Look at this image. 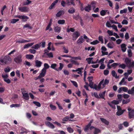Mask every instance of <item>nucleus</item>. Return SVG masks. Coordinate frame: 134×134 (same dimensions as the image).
Masks as SVG:
<instances>
[{
  "instance_id": "nucleus-51",
  "label": "nucleus",
  "mask_w": 134,
  "mask_h": 134,
  "mask_svg": "<svg viewBox=\"0 0 134 134\" xmlns=\"http://www.w3.org/2000/svg\"><path fill=\"white\" fill-rule=\"evenodd\" d=\"M111 103H114L115 105L118 104L119 103V101L118 100H114L111 101Z\"/></svg>"
},
{
  "instance_id": "nucleus-24",
  "label": "nucleus",
  "mask_w": 134,
  "mask_h": 134,
  "mask_svg": "<svg viewBox=\"0 0 134 134\" xmlns=\"http://www.w3.org/2000/svg\"><path fill=\"white\" fill-rule=\"evenodd\" d=\"M83 42V39L82 36H81L77 40V43L79 44H80L82 43Z\"/></svg>"
},
{
  "instance_id": "nucleus-16",
  "label": "nucleus",
  "mask_w": 134,
  "mask_h": 134,
  "mask_svg": "<svg viewBox=\"0 0 134 134\" xmlns=\"http://www.w3.org/2000/svg\"><path fill=\"white\" fill-rule=\"evenodd\" d=\"M20 19H22L23 21H25L29 19V17L26 15H20Z\"/></svg>"
},
{
  "instance_id": "nucleus-35",
  "label": "nucleus",
  "mask_w": 134,
  "mask_h": 134,
  "mask_svg": "<svg viewBox=\"0 0 134 134\" xmlns=\"http://www.w3.org/2000/svg\"><path fill=\"white\" fill-rule=\"evenodd\" d=\"M57 66V64H56L54 63L52 64L51 66V68L53 69H55V70L58 71V70L57 69H55V67Z\"/></svg>"
},
{
  "instance_id": "nucleus-5",
  "label": "nucleus",
  "mask_w": 134,
  "mask_h": 134,
  "mask_svg": "<svg viewBox=\"0 0 134 134\" xmlns=\"http://www.w3.org/2000/svg\"><path fill=\"white\" fill-rule=\"evenodd\" d=\"M23 95V98L26 100H28L29 99V97L28 94L27 93L25 92V91H22Z\"/></svg>"
},
{
  "instance_id": "nucleus-52",
  "label": "nucleus",
  "mask_w": 134,
  "mask_h": 134,
  "mask_svg": "<svg viewBox=\"0 0 134 134\" xmlns=\"http://www.w3.org/2000/svg\"><path fill=\"white\" fill-rule=\"evenodd\" d=\"M127 11V9L126 8L124 9L123 10H121L120 11V14H123V13H126Z\"/></svg>"
},
{
  "instance_id": "nucleus-37",
  "label": "nucleus",
  "mask_w": 134,
  "mask_h": 134,
  "mask_svg": "<svg viewBox=\"0 0 134 134\" xmlns=\"http://www.w3.org/2000/svg\"><path fill=\"white\" fill-rule=\"evenodd\" d=\"M75 12V10L73 8H71L68 10V12L70 13H73Z\"/></svg>"
},
{
  "instance_id": "nucleus-7",
  "label": "nucleus",
  "mask_w": 134,
  "mask_h": 134,
  "mask_svg": "<svg viewBox=\"0 0 134 134\" xmlns=\"http://www.w3.org/2000/svg\"><path fill=\"white\" fill-rule=\"evenodd\" d=\"M104 81V79L102 80L101 81L99 82L98 86H95L94 87V89H95L97 91H98L100 90V89L101 88V86L102 84L103 83Z\"/></svg>"
},
{
  "instance_id": "nucleus-41",
  "label": "nucleus",
  "mask_w": 134,
  "mask_h": 134,
  "mask_svg": "<svg viewBox=\"0 0 134 134\" xmlns=\"http://www.w3.org/2000/svg\"><path fill=\"white\" fill-rule=\"evenodd\" d=\"M33 103L38 107H40L41 106L40 103L38 102L34 101L33 102Z\"/></svg>"
},
{
  "instance_id": "nucleus-15",
  "label": "nucleus",
  "mask_w": 134,
  "mask_h": 134,
  "mask_svg": "<svg viewBox=\"0 0 134 134\" xmlns=\"http://www.w3.org/2000/svg\"><path fill=\"white\" fill-rule=\"evenodd\" d=\"M105 91L103 92L102 93H100L99 94V98H102L104 99H105L104 98L105 94Z\"/></svg>"
},
{
  "instance_id": "nucleus-38",
  "label": "nucleus",
  "mask_w": 134,
  "mask_h": 134,
  "mask_svg": "<svg viewBox=\"0 0 134 134\" xmlns=\"http://www.w3.org/2000/svg\"><path fill=\"white\" fill-rule=\"evenodd\" d=\"M78 2L79 3V5L80 6V8H81V10L82 11H83L84 10V8H83V4L81 3L80 1H78Z\"/></svg>"
},
{
  "instance_id": "nucleus-50",
  "label": "nucleus",
  "mask_w": 134,
  "mask_h": 134,
  "mask_svg": "<svg viewBox=\"0 0 134 134\" xmlns=\"http://www.w3.org/2000/svg\"><path fill=\"white\" fill-rule=\"evenodd\" d=\"M128 55L129 57H131L132 56V53L131 49H129L128 51Z\"/></svg>"
},
{
  "instance_id": "nucleus-18",
  "label": "nucleus",
  "mask_w": 134,
  "mask_h": 134,
  "mask_svg": "<svg viewBox=\"0 0 134 134\" xmlns=\"http://www.w3.org/2000/svg\"><path fill=\"white\" fill-rule=\"evenodd\" d=\"M100 119L101 121L105 125H109V121L106 119L102 118H100Z\"/></svg>"
},
{
  "instance_id": "nucleus-56",
  "label": "nucleus",
  "mask_w": 134,
  "mask_h": 134,
  "mask_svg": "<svg viewBox=\"0 0 134 134\" xmlns=\"http://www.w3.org/2000/svg\"><path fill=\"white\" fill-rule=\"evenodd\" d=\"M69 119V117L68 116H67L65 117L62 120L63 121H66L68 120Z\"/></svg>"
},
{
  "instance_id": "nucleus-11",
  "label": "nucleus",
  "mask_w": 134,
  "mask_h": 134,
  "mask_svg": "<svg viewBox=\"0 0 134 134\" xmlns=\"http://www.w3.org/2000/svg\"><path fill=\"white\" fill-rule=\"evenodd\" d=\"M129 118L130 119L134 118V110L128 112Z\"/></svg>"
},
{
  "instance_id": "nucleus-22",
  "label": "nucleus",
  "mask_w": 134,
  "mask_h": 134,
  "mask_svg": "<svg viewBox=\"0 0 134 134\" xmlns=\"http://www.w3.org/2000/svg\"><path fill=\"white\" fill-rule=\"evenodd\" d=\"M127 93L129 94H134V86L131 88V89L128 90Z\"/></svg>"
},
{
  "instance_id": "nucleus-34",
  "label": "nucleus",
  "mask_w": 134,
  "mask_h": 134,
  "mask_svg": "<svg viewBox=\"0 0 134 134\" xmlns=\"http://www.w3.org/2000/svg\"><path fill=\"white\" fill-rule=\"evenodd\" d=\"M118 64L119 67L120 68L123 69H125L126 67V65L124 64H120V63H119Z\"/></svg>"
},
{
  "instance_id": "nucleus-29",
  "label": "nucleus",
  "mask_w": 134,
  "mask_h": 134,
  "mask_svg": "<svg viewBox=\"0 0 134 134\" xmlns=\"http://www.w3.org/2000/svg\"><path fill=\"white\" fill-rule=\"evenodd\" d=\"M44 67L43 68V69L46 71V70L48 69L49 68V66L48 64L46 63H45L44 64Z\"/></svg>"
},
{
  "instance_id": "nucleus-33",
  "label": "nucleus",
  "mask_w": 134,
  "mask_h": 134,
  "mask_svg": "<svg viewBox=\"0 0 134 134\" xmlns=\"http://www.w3.org/2000/svg\"><path fill=\"white\" fill-rule=\"evenodd\" d=\"M108 104L113 109H115L116 107L115 105L114 104L111 103V102L110 103L109 102H108Z\"/></svg>"
},
{
  "instance_id": "nucleus-32",
  "label": "nucleus",
  "mask_w": 134,
  "mask_h": 134,
  "mask_svg": "<svg viewBox=\"0 0 134 134\" xmlns=\"http://www.w3.org/2000/svg\"><path fill=\"white\" fill-rule=\"evenodd\" d=\"M26 58L30 59H32L34 57V55H32L27 54L26 55Z\"/></svg>"
},
{
  "instance_id": "nucleus-21",
  "label": "nucleus",
  "mask_w": 134,
  "mask_h": 134,
  "mask_svg": "<svg viewBox=\"0 0 134 134\" xmlns=\"http://www.w3.org/2000/svg\"><path fill=\"white\" fill-rule=\"evenodd\" d=\"M108 47L110 48H112L114 46V43L113 42H109L107 45Z\"/></svg>"
},
{
  "instance_id": "nucleus-46",
  "label": "nucleus",
  "mask_w": 134,
  "mask_h": 134,
  "mask_svg": "<svg viewBox=\"0 0 134 134\" xmlns=\"http://www.w3.org/2000/svg\"><path fill=\"white\" fill-rule=\"evenodd\" d=\"M90 5H91V7H92L93 10H94V9L96 8V3L95 2H92Z\"/></svg>"
},
{
  "instance_id": "nucleus-48",
  "label": "nucleus",
  "mask_w": 134,
  "mask_h": 134,
  "mask_svg": "<svg viewBox=\"0 0 134 134\" xmlns=\"http://www.w3.org/2000/svg\"><path fill=\"white\" fill-rule=\"evenodd\" d=\"M67 129L68 132L70 133H72L74 131V130L70 127L67 128Z\"/></svg>"
},
{
  "instance_id": "nucleus-10",
  "label": "nucleus",
  "mask_w": 134,
  "mask_h": 134,
  "mask_svg": "<svg viewBox=\"0 0 134 134\" xmlns=\"http://www.w3.org/2000/svg\"><path fill=\"white\" fill-rule=\"evenodd\" d=\"M46 71L45 70L42 69L41 70V72L39 75V77H44L46 75Z\"/></svg>"
},
{
  "instance_id": "nucleus-64",
  "label": "nucleus",
  "mask_w": 134,
  "mask_h": 134,
  "mask_svg": "<svg viewBox=\"0 0 134 134\" xmlns=\"http://www.w3.org/2000/svg\"><path fill=\"white\" fill-rule=\"evenodd\" d=\"M29 52L31 53L34 54L36 53V51L34 49H30L29 50Z\"/></svg>"
},
{
  "instance_id": "nucleus-63",
  "label": "nucleus",
  "mask_w": 134,
  "mask_h": 134,
  "mask_svg": "<svg viewBox=\"0 0 134 134\" xmlns=\"http://www.w3.org/2000/svg\"><path fill=\"white\" fill-rule=\"evenodd\" d=\"M56 103L59 109L60 110L63 109V108L62 106L59 104L58 102H56Z\"/></svg>"
},
{
  "instance_id": "nucleus-3",
  "label": "nucleus",
  "mask_w": 134,
  "mask_h": 134,
  "mask_svg": "<svg viewBox=\"0 0 134 134\" xmlns=\"http://www.w3.org/2000/svg\"><path fill=\"white\" fill-rule=\"evenodd\" d=\"M18 9L20 11L22 12H27L29 10V8L26 6L19 7Z\"/></svg>"
},
{
  "instance_id": "nucleus-55",
  "label": "nucleus",
  "mask_w": 134,
  "mask_h": 134,
  "mask_svg": "<svg viewBox=\"0 0 134 134\" xmlns=\"http://www.w3.org/2000/svg\"><path fill=\"white\" fill-rule=\"evenodd\" d=\"M70 81L75 87H77L78 86L77 84L76 81L72 80H71Z\"/></svg>"
},
{
  "instance_id": "nucleus-54",
  "label": "nucleus",
  "mask_w": 134,
  "mask_h": 134,
  "mask_svg": "<svg viewBox=\"0 0 134 134\" xmlns=\"http://www.w3.org/2000/svg\"><path fill=\"white\" fill-rule=\"evenodd\" d=\"M122 25H127L128 24V21L125 19H124L121 22Z\"/></svg>"
},
{
  "instance_id": "nucleus-30",
  "label": "nucleus",
  "mask_w": 134,
  "mask_h": 134,
  "mask_svg": "<svg viewBox=\"0 0 134 134\" xmlns=\"http://www.w3.org/2000/svg\"><path fill=\"white\" fill-rule=\"evenodd\" d=\"M26 0V1H24L23 2V3L24 5H28L31 2V1L29 0Z\"/></svg>"
},
{
  "instance_id": "nucleus-6",
  "label": "nucleus",
  "mask_w": 134,
  "mask_h": 134,
  "mask_svg": "<svg viewBox=\"0 0 134 134\" xmlns=\"http://www.w3.org/2000/svg\"><path fill=\"white\" fill-rule=\"evenodd\" d=\"M80 34L78 31H76L72 34V40H75L78 37L80 36Z\"/></svg>"
},
{
  "instance_id": "nucleus-9",
  "label": "nucleus",
  "mask_w": 134,
  "mask_h": 134,
  "mask_svg": "<svg viewBox=\"0 0 134 134\" xmlns=\"http://www.w3.org/2000/svg\"><path fill=\"white\" fill-rule=\"evenodd\" d=\"M45 124L47 126L52 129H54L55 127L54 125L50 122L49 121L45 122Z\"/></svg>"
},
{
  "instance_id": "nucleus-61",
  "label": "nucleus",
  "mask_w": 134,
  "mask_h": 134,
  "mask_svg": "<svg viewBox=\"0 0 134 134\" xmlns=\"http://www.w3.org/2000/svg\"><path fill=\"white\" fill-rule=\"evenodd\" d=\"M2 76L4 80L8 78V76L7 74H6L5 75L2 74Z\"/></svg>"
},
{
  "instance_id": "nucleus-2",
  "label": "nucleus",
  "mask_w": 134,
  "mask_h": 134,
  "mask_svg": "<svg viewBox=\"0 0 134 134\" xmlns=\"http://www.w3.org/2000/svg\"><path fill=\"white\" fill-rule=\"evenodd\" d=\"M92 122H90L87 125L86 127L84 129V131L85 132H87V131L90 129L91 130H94V134H97L100 132V130L98 129L95 128L93 126H90L91 125V123Z\"/></svg>"
},
{
  "instance_id": "nucleus-31",
  "label": "nucleus",
  "mask_w": 134,
  "mask_h": 134,
  "mask_svg": "<svg viewBox=\"0 0 134 134\" xmlns=\"http://www.w3.org/2000/svg\"><path fill=\"white\" fill-rule=\"evenodd\" d=\"M109 80L107 79H105L104 80V81L103 82L104 83H103L102 84V85L104 86V85H107L108 84V83H109Z\"/></svg>"
},
{
  "instance_id": "nucleus-27",
  "label": "nucleus",
  "mask_w": 134,
  "mask_h": 134,
  "mask_svg": "<svg viewBox=\"0 0 134 134\" xmlns=\"http://www.w3.org/2000/svg\"><path fill=\"white\" fill-rule=\"evenodd\" d=\"M64 13V12L63 10H60L56 14V16L57 17L60 16L62 14Z\"/></svg>"
},
{
  "instance_id": "nucleus-60",
  "label": "nucleus",
  "mask_w": 134,
  "mask_h": 134,
  "mask_svg": "<svg viewBox=\"0 0 134 134\" xmlns=\"http://www.w3.org/2000/svg\"><path fill=\"white\" fill-rule=\"evenodd\" d=\"M130 101V100L128 99L127 100H123L122 101V103L123 104H125L128 103Z\"/></svg>"
},
{
  "instance_id": "nucleus-13",
  "label": "nucleus",
  "mask_w": 134,
  "mask_h": 134,
  "mask_svg": "<svg viewBox=\"0 0 134 134\" xmlns=\"http://www.w3.org/2000/svg\"><path fill=\"white\" fill-rule=\"evenodd\" d=\"M35 66L38 68L41 67L42 64V62L38 60H36L35 61Z\"/></svg>"
},
{
  "instance_id": "nucleus-57",
  "label": "nucleus",
  "mask_w": 134,
  "mask_h": 134,
  "mask_svg": "<svg viewBox=\"0 0 134 134\" xmlns=\"http://www.w3.org/2000/svg\"><path fill=\"white\" fill-rule=\"evenodd\" d=\"M105 68V66L104 65V63H101V65L99 67V68L101 69H103Z\"/></svg>"
},
{
  "instance_id": "nucleus-17",
  "label": "nucleus",
  "mask_w": 134,
  "mask_h": 134,
  "mask_svg": "<svg viewBox=\"0 0 134 134\" xmlns=\"http://www.w3.org/2000/svg\"><path fill=\"white\" fill-rule=\"evenodd\" d=\"M41 46V43H40L39 44H36L32 47V48L34 49H37L40 48Z\"/></svg>"
},
{
  "instance_id": "nucleus-26",
  "label": "nucleus",
  "mask_w": 134,
  "mask_h": 134,
  "mask_svg": "<svg viewBox=\"0 0 134 134\" xmlns=\"http://www.w3.org/2000/svg\"><path fill=\"white\" fill-rule=\"evenodd\" d=\"M61 28L60 27L57 26L54 28V30L55 32L59 33L60 31Z\"/></svg>"
},
{
  "instance_id": "nucleus-43",
  "label": "nucleus",
  "mask_w": 134,
  "mask_h": 134,
  "mask_svg": "<svg viewBox=\"0 0 134 134\" xmlns=\"http://www.w3.org/2000/svg\"><path fill=\"white\" fill-rule=\"evenodd\" d=\"M99 43V41L98 40H96L91 42V44L92 45H95L98 43Z\"/></svg>"
},
{
  "instance_id": "nucleus-39",
  "label": "nucleus",
  "mask_w": 134,
  "mask_h": 134,
  "mask_svg": "<svg viewBox=\"0 0 134 134\" xmlns=\"http://www.w3.org/2000/svg\"><path fill=\"white\" fill-rule=\"evenodd\" d=\"M65 23V20H60L58 21V23L60 24H63Z\"/></svg>"
},
{
  "instance_id": "nucleus-45",
  "label": "nucleus",
  "mask_w": 134,
  "mask_h": 134,
  "mask_svg": "<svg viewBox=\"0 0 134 134\" xmlns=\"http://www.w3.org/2000/svg\"><path fill=\"white\" fill-rule=\"evenodd\" d=\"M107 10H102L100 12V14L102 16L104 15L107 12Z\"/></svg>"
},
{
  "instance_id": "nucleus-36",
  "label": "nucleus",
  "mask_w": 134,
  "mask_h": 134,
  "mask_svg": "<svg viewBox=\"0 0 134 134\" xmlns=\"http://www.w3.org/2000/svg\"><path fill=\"white\" fill-rule=\"evenodd\" d=\"M124 112V111L122 110H118L116 113L117 115L118 116H119L122 114Z\"/></svg>"
},
{
  "instance_id": "nucleus-14",
  "label": "nucleus",
  "mask_w": 134,
  "mask_h": 134,
  "mask_svg": "<svg viewBox=\"0 0 134 134\" xmlns=\"http://www.w3.org/2000/svg\"><path fill=\"white\" fill-rule=\"evenodd\" d=\"M126 45L124 43L122 44L121 45V48L122 52H125L126 51Z\"/></svg>"
},
{
  "instance_id": "nucleus-20",
  "label": "nucleus",
  "mask_w": 134,
  "mask_h": 134,
  "mask_svg": "<svg viewBox=\"0 0 134 134\" xmlns=\"http://www.w3.org/2000/svg\"><path fill=\"white\" fill-rule=\"evenodd\" d=\"M91 5H88L85 7L84 10L86 11L89 12L91 10Z\"/></svg>"
},
{
  "instance_id": "nucleus-23",
  "label": "nucleus",
  "mask_w": 134,
  "mask_h": 134,
  "mask_svg": "<svg viewBox=\"0 0 134 134\" xmlns=\"http://www.w3.org/2000/svg\"><path fill=\"white\" fill-rule=\"evenodd\" d=\"M30 41H31L30 40H27L22 39L20 40H18L16 42L20 43H26L27 42H30Z\"/></svg>"
},
{
  "instance_id": "nucleus-58",
  "label": "nucleus",
  "mask_w": 134,
  "mask_h": 134,
  "mask_svg": "<svg viewBox=\"0 0 134 134\" xmlns=\"http://www.w3.org/2000/svg\"><path fill=\"white\" fill-rule=\"evenodd\" d=\"M107 32L110 36H112L113 35V33L112 31L108 30L107 31Z\"/></svg>"
},
{
  "instance_id": "nucleus-62",
  "label": "nucleus",
  "mask_w": 134,
  "mask_h": 134,
  "mask_svg": "<svg viewBox=\"0 0 134 134\" xmlns=\"http://www.w3.org/2000/svg\"><path fill=\"white\" fill-rule=\"evenodd\" d=\"M72 59L75 60H81V58L80 56L78 57H71Z\"/></svg>"
},
{
  "instance_id": "nucleus-25",
  "label": "nucleus",
  "mask_w": 134,
  "mask_h": 134,
  "mask_svg": "<svg viewBox=\"0 0 134 134\" xmlns=\"http://www.w3.org/2000/svg\"><path fill=\"white\" fill-rule=\"evenodd\" d=\"M34 44V43H28L25 44L23 48L24 49H26L28 48L29 47L32 46Z\"/></svg>"
},
{
  "instance_id": "nucleus-28",
  "label": "nucleus",
  "mask_w": 134,
  "mask_h": 134,
  "mask_svg": "<svg viewBox=\"0 0 134 134\" xmlns=\"http://www.w3.org/2000/svg\"><path fill=\"white\" fill-rule=\"evenodd\" d=\"M131 61V60L128 58H126L125 60V62L127 65L129 63H130Z\"/></svg>"
},
{
  "instance_id": "nucleus-40",
  "label": "nucleus",
  "mask_w": 134,
  "mask_h": 134,
  "mask_svg": "<svg viewBox=\"0 0 134 134\" xmlns=\"http://www.w3.org/2000/svg\"><path fill=\"white\" fill-rule=\"evenodd\" d=\"M111 74L114 77L115 76V77L116 79L118 78L119 77V76H117L116 75L115 76L116 74V72L114 70L112 71Z\"/></svg>"
},
{
  "instance_id": "nucleus-49",
  "label": "nucleus",
  "mask_w": 134,
  "mask_h": 134,
  "mask_svg": "<svg viewBox=\"0 0 134 134\" xmlns=\"http://www.w3.org/2000/svg\"><path fill=\"white\" fill-rule=\"evenodd\" d=\"M50 107L51 108V109L52 110H55L56 109V107L55 106L52 105V104H50Z\"/></svg>"
},
{
  "instance_id": "nucleus-44",
  "label": "nucleus",
  "mask_w": 134,
  "mask_h": 134,
  "mask_svg": "<svg viewBox=\"0 0 134 134\" xmlns=\"http://www.w3.org/2000/svg\"><path fill=\"white\" fill-rule=\"evenodd\" d=\"M93 59L92 58H86V60L88 64H90L91 63V62Z\"/></svg>"
},
{
  "instance_id": "nucleus-59",
  "label": "nucleus",
  "mask_w": 134,
  "mask_h": 134,
  "mask_svg": "<svg viewBox=\"0 0 134 134\" xmlns=\"http://www.w3.org/2000/svg\"><path fill=\"white\" fill-rule=\"evenodd\" d=\"M118 64L119 63H114L111 64V66L115 68L117 65H118Z\"/></svg>"
},
{
  "instance_id": "nucleus-19",
  "label": "nucleus",
  "mask_w": 134,
  "mask_h": 134,
  "mask_svg": "<svg viewBox=\"0 0 134 134\" xmlns=\"http://www.w3.org/2000/svg\"><path fill=\"white\" fill-rule=\"evenodd\" d=\"M127 84V82L126 81H125V78H123L121 81L119 83V85H126Z\"/></svg>"
},
{
  "instance_id": "nucleus-53",
  "label": "nucleus",
  "mask_w": 134,
  "mask_h": 134,
  "mask_svg": "<svg viewBox=\"0 0 134 134\" xmlns=\"http://www.w3.org/2000/svg\"><path fill=\"white\" fill-rule=\"evenodd\" d=\"M98 38L99 41L101 42L102 43H103V36H99L98 37Z\"/></svg>"
},
{
  "instance_id": "nucleus-4",
  "label": "nucleus",
  "mask_w": 134,
  "mask_h": 134,
  "mask_svg": "<svg viewBox=\"0 0 134 134\" xmlns=\"http://www.w3.org/2000/svg\"><path fill=\"white\" fill-rule=\"evenodd\" d=\"M22 55H18L14 59V61L17 63H19L22 61Z\"/></svg>"
},
{
  "instance_id": "nucleus-8",
  "label": "nucleus",
  "mask_w": 134,
  "mask_h": 134,
  "mask_svg": "<svg viewBox=\"0 0 134 134\" xmlns=\"http://www.w3.org/2000/svg\"><path fill=\"white\" fill-rule=\"evenodd\" d=\"M122 91L124 92H128V88L126 87H121L118 90V92L119 93H120Z\"/></svg>"
},
{
  "instance_id": "nucleus-47",
  "label": "nucleus",
  "mask_w": 134,
  "mask_h": 134,
  "mask_svg": "<svg viewBox=\"0 0 134 134\" xmlns=\"http://www.w3.org/2000/svg\"><path fill=\"white\" fill-rule=\"evenodd\" d=\"M63 52L65 53H67L68 52V48H66L65 47L63 46Z\"/></svg>"
},
{
  "instance_id": "nucleus-42",
  "label": "nucleus",
  "mask_w": 134,
  "mask_h": 134,
  "mask_svg": "<svg viewBox=\"0 0 134 134\" xmlns=\"http://www.w3.org/2000/svg\"><path fill=\"white\" fill-rule=\"evenodd\" d=\"M19 19H13L10 20V23L12 24H14L16 23V22L19 21Z\"/></svg>"
},
{
  "instance_id": "nucleus-1",
  "label": "nucleus",
  "mask_w": 134,
  "mask_h": 134,
  "mask_svg": "<svg viewBox=\"0 0 134 134\" xmlns=\"http://www.w3.org/2000/svg\"><path fill=\"white\" fill-rule=\"evenodd\" d=\"M12 59L8 55L0 58V65H5L7 64L8 62H11Z\"/></svg>"
},
{
  "instance_id": "nucleus-12",
  "label": "nucleus",
  "mask_w": 134,
  "mask_h": 134,
  "mask_svg": "<svg viewBox=\"0 0 134 134\" xmlns=\"http://www.w3.org/2000/svg\"><path fill=\"white\" fill-rule=\"evenodd\" d=\"M74 0H67L66 1V4L68 5H70L72 4L74 5H75V3L74 2Z\"/></svg>"
}]
</instances>
